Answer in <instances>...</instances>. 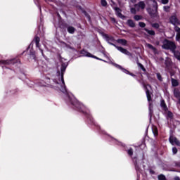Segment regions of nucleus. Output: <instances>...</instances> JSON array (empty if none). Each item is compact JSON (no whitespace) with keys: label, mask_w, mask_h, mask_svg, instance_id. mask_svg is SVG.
Returning <instances> with one entry per match:
<instances>
[{"label":"nucleus","mask_w":180,"mask_h":180,"mask_svg":"<svg viewBox=\"0 0 180 180\" xmlns=\"http://www.w3.org/2000/svg\"><path fill=\"white\" fill-rule=\"evenodd\" d=\"M68 66V63H63L61 65L60 72L58 71L56 75L52 78V81L53 84H50V78H46L44 80H41L39 82V86H47L50 85L57 91H60L63 94L66 95V99L71 103L75 106L78 110H80L83 113H86V108L84 104L78 102L77 100L75 99V97L71 94H69L67 91V88L65 87V83L64 82V72H65V70H67V67Z\"/></svg>","instance_id":"f257e3e1"},{"label":"nucleus","mask_w":180,"mask_h":180,"mask_svg":"<svg viewBox=\"0 0 180 180\" xmlns=\"http://www.w3.org/2000/svg\"><path fill=\"white\" fill-rule=\"evenodd\" d=\"M102 36L103 39L111 46H114L115 49H117L119 51L125 54L126 56H131V53L129 52L127 49L122 48L121 46H117L115 44V38L112 36L108 35V34L103 33Z\"/></svg>","instance_id":"f03ea898"},{"label":"nucleus","mask_w":180,"mask_h":180,"mask_svg":"<svg viewBox=\"0 0 180 180\" xmlns=\"http://www.w3.org/2000/svg\"><path fill=\"white\" fill-rule=\"evenodd\" d=\"M162 47L165 50H171L173 53H174V56L176 57V58L180 60V53L175 52V49H176V46H175V44L174 42L165 39V41H163V45L162 46Z\"/></svg>","instance_id":"7ed1b4c3"},{"label":"nucleus","mask_w":180,"mask_h":180,"mask_svg":"<svg viewBox=\"0 0 180 180\" xmlns=\"http://www.w3.org/2000/svg\"><path fill=\"white\" fill-rule=\"evenodd\" d=\"M143 87L146 91L148 101V103H150L151 102V92H150V90L151 89V86L150 84H144ZM149 115L151 117V115H153V105L151 104V103H149Z\"/></svg>","instance_id":"20e7f679"},{"label":"nucleus","mask_w":180,"mask_h":180,"mask_svg":"<svg viewBox=\"0 0 180 180\" xmlns=\"http://www.w3.org/2000/svg\"><path fill=\"white\" fill-rule=\"evenodd\" d=\"M149 2H153V9L151 8H147L148 13L153 18H155L158 14V4L155 0H150Z\"/></svg>","instance_id":"39448f33"},{"label":"nucleus","mask_w":180,"mask_h":180,"mask_svg":"<svg viewBox=\"0 0 180 180\" xmlns=\"http://www.w3.org/2000/svg\"><path fill=\"white\" fill-rule=\"evenodd\" d=\"M32 43H35L36 47L39 49L41 53V56L44 57V53H43V49L40 47V38L39 37H36L32 41V42L30 44V46H32Z\"/></svg>","instance_id":"423d86ee"},{"label":"nucleus","mask_w":180,"mask_h":180,"mask_svg":"<svg viewBox=\"0 0 180 180\" xmlns=\"http://www.w3.org/2000/svg\"><path fill=\"white\" fill-rule=\"evenodd\" d=\"M81 54H82V56H83V57H91V58H96V60H102L94 55H91V53H89L85 50H82L81 51Z\"/></svg>","instance_id":"0eeeda50"},{"label":"nucleus","mask_w":180,"mask_h":180,"mask_svg":"<svg viewBox=\"0 0 180 180\" xmlns=\"http://www.w3.org/2000/svg\"><path fill=\"white\" fill-rule=\"evenodd\" d=\"M16 60L15 59L0 60V66L1 65H11V64H15Z\"/></svg>","instance_id":"6e6552de"},{"label":"nucleus","mask_w":180,"mask_h":180,"mask_svg":"<svg viewBox=\"0 0 180 180\" xmlns=\"http://www.w3.org/2000/svg\"><path fill=\"white\" fill-rule=\"evenodd\" d=\"M112 64L115 67H116V68H118L119 70H122V72H124V74H128L129 75H131V77H136V75H133V73H130V72H129V70H127L124 68H122V67L120 66V65H117L116 63H112Z\"/></svg>","instance_id":"1a4fd4ad"},{"label":"nucleus","mask_w":180,"mask_h":180,"mask_svg":"<svg viewBox=\"0 0 180 180\" xmlns=\"http://www.w3.org/2000/svg\"><path fill=\"white\" fill-rule=\"evenodd\" d=\"M169 141L172 144V146H180V142L174 136H170L169 139Z\"/></svg>","instance_id":"9d476101"},{"label":"nucleus","mask_w":180,"mask_h":180,"mask_svg":"<svg viewBox=\"0 0 180 180\" xmlns=\"http://www.w3.org/2000/svg\"><path fill=\"white\" fill-rule=\"evenodd\" d=\"M169 22L172 23V25H174V26L176 25H179V20H178V18H176V15H172L169 18Z\"/></svg>","instance_id":"9b49d317"},{"label":"nucleus","mask_w":180,"mask_h":180,"mask_svg":"<svg viewBox=\"0 0 180 180\" xmlns=\"http://www.w3.org/2000/svg\"><path fill=\"white\" fill-rule=\"evenodd\" d=\"M114 10L115 11V14L120 19H125V16L122 14V10L117 7H115Z\"/></svg>","instance_id":"f8f14e48"},{"label":"nucleus","mask_w":180,"mask_h":180,"mask_svg":"<svg viewBox=\"0 0 180 180\" xmlns=\"http://www.w3.org/2000/svg\"><path fill=\"white\" fill-rule=\"evenodd\" d=\"M136 9L140 11V9H144L146 8V4L144 1H140L139 4L135 5Z\"/></svg>","instance_id":"ddd939ff"},{"label":"nucleus","mask_w":180,"mask_h":180,"mask_svg":"<svg viewBox=\"0 0 180 180\" xmlns=\"http://www.w3.org/2000/svg\"><path fill=\"white\" fill-rule=\"evenodd\" d=\"M175 32H177L176 35V41H179L180 40V28L179 27H174Z\"/></svg>","instance_id":"4468645a"},{"label":"nucleus","mask_w":180,"mask_h":180,"mask_svg":"<svg viewBox=\"0 0 180 180\" xmlns=\"http://www.w3.org/2000/svg\"><path fill=\"white\" fill-rule=\"evenodd\" d=\"M117 43L122 44V46H126V44H127V41L126 39H119L117 40Z\"/></svg>","instance_id":"2eb2a0df"},{"label":"nucleus","mask_w":180,"mask_h":180,"mask_svg":"<svg viewBox=\"0 0 180 180\" xmlns=\"http://www.w3.org/2000/svg\"><path fill=\"white\" fill-rule=\"evenodd\" d=\"M160 106L161 108H162L163 110H165V112L168 110V108L167 107V104H165V101H164V100L161 101Z\"/></svg>","instance_id":"dca6fc26"},{"label":"nucleus","mask_w":180,"mask_h":180,"mask_svg":"<svg viewBox=\"0 0 180 180\" xmlns=\"http://www.w3.org/2000/svg\"><path fill=\"white\" fill-rule=\"evenodd\" d=\"M127 25H128V26H129V27H136V24L134 23V21H133L132 20H128L127 22Z\"/></svg>","instance_id":"f3484780"},{"label":"nucleus","mask_w":180,"mask_h":180,"mask_svg":"<svg viewBox=\"0 0 180 180\" xmlns=\"http://www.w3.org/2000/svg\"><path fill=\"white\" fill-rule=\"evenodd\" d=\"M62 46L64 47L65 49H66L67 50L68 49H72V46H71V45L66 44L65 42L62 43Z\"/></svg>","instance_id":"a211bd4d"},{"label":"nucleus","mask_w":180,"mask_h":180,"mask_svg":"<svg viewBox=\"0 0 180 180\" xmlns=\"http://www.w3.org/2000/svg\"><path fill=\"white\" fill-rule=\"evenodd\" d=\"M133 161L134 162L135 169L136 170L137 172H140V167H139V165L137 164V160H136V158H134Z\"/></svg>","instance_id":"6ab92c4d"},{"label":"nucleus","mask_w":180,"mask_h":180,"mask_svg":"<svg viewBox=\"0 0 180 180\" xmlns=\"http://www.w3.org/2000/svg\"><path fill=\"white\" fill-rule=\"evenodd\" d=\"M144 30L150 36H154L155 34V32H154V30H149L147 28H145Z\"/></svg>","instance_id":"aec40b11"},{"label":"nucleus","mask_w":180,"mask_h":180,"mask_svg":"<svg viewBox=\"0 0 180 180\" xmlns=\"http://www.w3.org/2000/svg\"><path fill=\"white\" fill-rule=\"evenodd\" d=\"M146 46L148 47V49H150V50H153V51H157L155 47H153V45H151L150 44H146Z\"/></svg>","instance_id":"412c9836"},{"label":"nucleus","mask_w":180,"mask_h":180,"mask_svg":"<svg viewBox=\"0 0 180 180\" xmlns=\"http://www.w3.org/2000/svg\"><path fill=\"white\" fill-rule=\"evenodd\" d=\"M178 80L175 79H172V85L173 86H178Z\"/></svg>","instance_id":"4be33fe9"},{"label":"nucleus","mask_w":180,"mask_h":180,"mask_svg":"<svg viewBox=\"0 0 180 180\" xmlns=\"http://www.w3.org/2000/svg\"><path fill=\"white\" fill-rule=\"evenodd\" d=\"M68 32L69 33L72 34V33H74V32H75V28H74V27H69L68 28Z\"/></svg>","instance_id":"5701e85b"},{"label":"nucleus","mask_w":180,"mask_h":180,"mask_svg":"<svg viewBox=\"0 0 180 180\" xmlns=\"http://www.w3.org/2000/svg\"><path fill=\"white\" fill-rule=\"evenodd\" d=\"M153 132L155 137H157V136H158V130L157 129V128H153Z\"/></svg>","instance_id":"b1692460"},{"label":"nucleus","mask_w":180,"mask_h":180,"mask_svg":"<svg viewBox=\"0 0 180 180\" xmlns=\"http://www.w3.org/2000/svg\"><path fill=\"white\" fill-rule=\"evenodd\" d=\"M134 19L135 20H141V19H143V17H141V15H135L134 17Z\"/></svg>","instance_id":"393cba45"},{"label":"nucleus","mask_w":180,"mask_h":180,"mask_svg":"<svg viewBox=\"0 0 180 180\" xmlns=\"http://www.w3.org/2000/svg\"><path fill=\"white\" fill-rule=\"evenodd\" d=\"M138 66L139 67V68H141V70H142L143 71H146V68H144V66H143V65L140 63H137Z\"/></svg>","instance_id":"a878e982"},{"label":"nucleus","mask_w":180,"mask_h":180,"mask_svg":"<svg viewBox=\"0 0 180 180\" xmlns=\"http://www.w3.org/2000/svg\"><path fill=\"white\" fill-rule=\"evenodd\" d=\"M152 27H154L155 29H158V27H160V24L159 23H153V24H152Z\"/></svg>","instance_id":"bb28decb"},{"label":"nucleus","mask_w":180,"mask_h":180,"mask_svg":"<svg viewBox=\"0 0 180 180\" xmlns=\"http://www.w3.org/2000/svg\"><path fill=\"white\" fill-rule=\"evenodd\" d=\"M158 178L159 180H165L166 179L165 176L163 174L159 175L158 176Z\"/></svg>","instance_id":"cd10ccee"},{"label":"nucleus","mask_w":180,"mask_h":180,"mask_svg":"<svg viewBox=\"0 0 180 180\" xmlns=\"http://www.w3.org/2000/svg\"><path fill=\"white\" fill-rule=\"evenodd\" d=\"M101 4L102 6H106V5H108V2H106V0H101Z\"/></svg>","instance_id":"c85d7f7f"},{"label":"nucleus","mask_w":180,"mask_h":180,"mask_svg":"<svg viewBox=\"0 0 180 180\" xmlns=\"http://www.w3.org/2000/svg\"><path fill=\"white\" fill-rule=\"evenodd\" d=\"M140 27H146V23L143 22H139V23Z\"/></svg>","instance_id":"c756f323"},{"label":"nucleus","mask_w":180,"mask_h":180,"mask_svg":"<svg viewBox=\"0 0 180 180\" xmlns=\"http://www.w3.org/2000/svg\"><path fill=\"white\" fill-rule=\"evenodd\" d=\"M163 9H164L165 12H168L169 11V6H165L163 7Z\"/></svg>","instance_id":"7c9ffc66"},{"label":"nucleus","mask_w":180,"mask_h":180,"mask_svg":"<svg viewBox=\"0 0 180 180\" xmlns=\"http://www.w3.org/2000/svg\"><path fill=\"white\" fill-rule=\"evenodd\" d=\"M157 77H158V79H159V81H162V77H161V74L158 73Z\"/></svg>","instance_id":"2f4dec72"},{"label":"nucleus","mask_w":180,"mask_h":180,"mask_svg":"<svg viewBox=\"0 0 180 180\" xmlns=\"http://www.w3.org/2000/svg\"><path fill=\"white\" fill-rule=\"evenodd\" d=\"M161 2L163 4V5H167V4L169 2V0H161Z\"/></svg>","instance_id":"473e14b6"},{"label":"nucleus","mask_w":180,"mask_h":180,"mask_svg":"<svg viewBox=\"0 0 180 180\" xmlns=\"http://www.w3.org/2000/svg\"><path fill=\"white\" fill-rule=\"evenodd\" d=\"M173 114L170 111H168L167 112V117H169L170 119L172 117Z\"/></svg>","instance_id":"72a5a7b5"},{"label":"nucleus","mask_w":180,"mask_h":180,"mask_svg":"<svg viewBox=\"0 0 180 180\" xmlns=\"http://www.w3.org/2000/svg\"><path fill=\"white\" fill-rule=\"evenodd\" d=\"M136 9H137V8H131V13H133L134 15H136Z\"/></svg>","instance_id":"f704fd0d"},{"label":"nucleus","mask_w":180,"mask_h":180,"mask_svg":"<svg viewBox=\"0 0 180 180\" xmlns=\"http://www.w3.org/2000/svg\"><path fill=\"white\" fill-rule=\"evenodd\" d=\"M129 155H133V149H129L127 150Z\"/></svg>","instance_id":"c9c22d12"},{"label":"nucleus","mask_w":180,"mask_h":180,"mask_svg":"<svg viewBox=\"0 0 180 180\" xmlns=\"http://www.w3.org/2000/svg\"><path fill=\"white\" fill-rule=\"evenodd\" d=\"M172 153L173 154H176V153H178V149H176V148H173Z\"/></svg>","instance_id":"e433bc0d"},{"label":"nucleus","mask_w":180,"mask_h":180,"mask_svg":"<svg viewBox=\"0 0 180 180\" xmlns=\"http://www.w3.org/2000/svg\"><path fill=\"white\" fill-rule=\"evenodd\" d=\"M88 118L89 119L90 122H91V123H94V119H92V117H91L90 115H89Z\"/></svg>","instance_id":"4c0bfd02"},{"label":"nucleus","mask_w":180,"mask_h":180,"mask_svg":"<svg viewBox=\"0 0 180 180\" xmlns=\"http://www.w3.org/2000/svg\"><path fill=\"white\" fill-rule=\"evenodd\" d=\"M111 22H112L113 23H116V19H115L114 18H111Z\"/></svg>","instance_id":"58836bf2"},{"label":"nucleus","mask_w":180,"mask_h":180,"mask_svg":"<svg viewBox=\"0 0 180 180\" xmlns=\"http://www.w3.org/2000/svg\"><path fill=\"white\" fill-rule=\"evenodd\" d=\"M174 180H180L179 176H175V177H174Z\"/></svg>","instance_id":"ea45409f"},{"label":"nucleus","mask_w":180,"mask_h":180,"mask_svg":"<svg viewBox=\"0 0 180 180\" xmlns=\"http://www.w3.org/2000/svg\"><path fill=\"white\" fill-rule=\"evenodd\" d=\"M31 56H32V58H36V56H34V53H31Z\"/></svg>","instance_id":"a19ab883"},{"label":"nucleus","mask_w":180,"mask_h":180,"mask_svg":"<svg viewBox=\"0 0 180 180\" xmlns=\"http://www.w3.org/2000/svg\"><path fill=\"white\" fill-rule=\"evenodd\" d=\"M150 172L151 174H154V171H153V170H150Z\"/></svg>","instance_id":"79ce46f5"},{"label":"nucleus","mask_w":180,"mask_h":180,"mask_svg":"<svg viewBox=\"0 0 180 180\" xmlns=\"http://www.w3.org/2000/svg\"><path fill=\"white\" fill-rule=\"evenodd\" d=\"M89 18V19H90V17H88Z\"/></svg>","instance_id":"37998d69"}]
</instances>
